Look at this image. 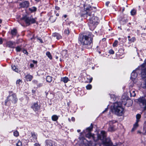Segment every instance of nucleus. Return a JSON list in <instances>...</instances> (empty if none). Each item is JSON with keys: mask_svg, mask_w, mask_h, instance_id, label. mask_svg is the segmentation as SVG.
I'll use <instances>...</instances> for the list:
<instances>
[{"mask_svg": "<svg viewBox=\"0 0 146 146\" xmlns=\"http://www.w3.org/2000/svg\"><path fill=\"white\" fill-rule=\"evenodd\" d=\"M93 125L92 124L86 130H84L81 133L85 134L86 137L89 139H92L95 141L100 140L102 142V145L103 146H115L112 143L110 139L109 138H106V133L104 131H101L100 133H98L97 135L92 134L90 131L92 129Z\"/></svg>", "mask_w": 146, "mask_h": 146, "instance_id": "f257e3e1", "label": "nucleus"}, {"mask_svg": "<svg viewBox=\"0 0 146 146\" xmlns=\"http://www.w3.org/2000/svg\"><path fill=\"white\" fill-rule=\"evenodd\" d=\"M84 9L86 12L85 14L86 17H89V22L91 23L98 24V18L94 16V12L93 11V9H95L96 7H92L90 5H86L84 6Z\"/></svg>", "mask_w": 146, "mask_h": 146, "instance_id": "f03ea898", "label": "nucleus"}, {"mask_svg": "<svg viewBox=\"0 0 146 146\" xmlns=\"http://www.w3.org/2000/svg\"><path fill=\"white\" fill-rule=\"evenodd\" d=\"M141 76L142 78H146V68L142 70L141 73ZM146 81L143 83L141 84L142 88L146 89ZM137 103L139 104L141 108H143L144 110L146 109V95L144 97H141L137 99Z\"/></svg>", "mask_w": 146, "mask_h": 146, "instance_id": "7ed1b4c3", "label": "nucleus"}, {"mask_svg": "<svg viewBox=\"0 0 146 146\" xmlns=\"http://www.w3.org/2000/svg\"><path fill=\"white\" fill-rule=\"evenodd\" d=\"M94 36L91 33H89L87 35L81 36L79 38V41L82 44L87 45L88 48H90L92 46V40Z\"/></svg>", "mask_w": 146, "mask_h": 146, "instance_id": "20e7f679", "label": "nucleus"}, {"mask_svg": "<svg viewBox=\"0 0 146 146\" xmlns=\"http://www.w3.org/2000/svg\"><path fill=\"white\" fill-rule=\"evenodd\" d=\"M111 110L115 115L119 116L122 115L124 112V109L119 102L113 103L112 106H111Z\"/></svg>", "mask_w": 146, "mask_h": 146, "instance_id": "39448f33", "label": "nucleus"}, {"mask_svg": "<svg viewBox=\"0 0 146 146\" xmlns=\"http://www.w3.org/2000/svg\"><path fill=\"white\" fill-rule=\"evenodd\" d=\"M21 19L24 21L27 26H29L31 24L35 23L36 22L37 18H33L32 15L30 17L28 16L27 15H25L23 16Z\"/></svg>", "mask_w": 146, "mask_h": 146, "instance_id": "423d86ee", "label": "nucleus"}, {"mask_svg": "<svg viewBox=\"0 0 146 146\" xmlns=\"http://www.w3.org/2000/svg\"><path fill=\"white\" fill-rule=\"evenodd\" d=\"M80 146H96V144L93 143L92 141H88L83 137H79L78 141Z\"/></svg>", "mask_w": 146, "mask_h": 146, "instance_id": "0eeeda50", "label": "nucleus"}, {"mask_svg": "<svg viewBox=\"0 0 146 146\" xmlns=\"http://www.w3.org/2000/svg\"><path fill=\"white\" fill-rule=\"evenodd\" d=\"M40 105L38 101L33 103L31 108L35 112H37L40 109Z\"/></svg>", "mask_w": 146, "mask_h": 146, "instance_id": "6e6552de", "label": "nucleus"}, {"mask_svg": "<svg viewBox=\"0 0 146 146\" xmlns=\"http://www.w3.org/2000/svg\"><path fill=\"white\" fill-rule=\"evenodd\" d=\"M116 122V121L113 120L110 121L109 122V127L108 128V130L110 132H112L115 130L116 129L115 125V124Z\"/></svg>", "mask_w": 146, "mask_h": 146, "instance_id": "1a4fd4ad", "label": "nucleus"}, {"mask_svg": "<svg viewBox=\"0 0 146 146\" xmlns=\"http://www.w3.org/2000/svg\"><path fill=\"white\" fill-rule=\"evenodd\" d=\"M30 3L28 1H24L21 2H20L19 5L20 8H21L27 9L28 8L30 5Z\"/></svg>", "mask_w": 146, "mask_h": 146, "instance_id": "9d476101", "label": "nucleus"}, {"mask_svg": "<svg viewBox=\"0 0 146 146\" xmlns=\"http://www.w3.org/2000/svg\"><path fill=\"white\" fill-rule=\"evenodd\" d=\"M121 103L122 105H125L127 104L128 102H130L131 103L130 105H131L132 103V101L129 100L128 99L127 97L125 96H122L121 97Z\"/></svg>", "mask_w": 146, "mask_h": 146, "instance_id": "9b49d317", "label": "nucleus"}, {"mask_svg": "<svg viewBox=\"0 0 146 146\" xmlns=\"http://www.w3.org/2000/svg\"><path fill=\"white\" fill-rule=\"evenodd\" d=\"M137 73L135 72V70H133L131 74L130 78L133 82L134 83H136L137 82Z\"/></svg>", "mask_w": 146, "mask_h": 146, "instance_id": "f8f14e48", "label": "nucleus"}, {"mask_svg": "<svg viewBox=\"0 0 146 146\" xmlns=\"http://www.w3.org/2000/svg\"><path fill=\"white\" fill-rule=\"evenodd\" d=\"M9 96L10 101L14 104H16L18 101V99L16 95L14 93L12 95H9Z\"/></svg>", "mask_w": 146, "mask_h": 146, "instance_id": "ddd939ff", "label": "nucleus"}, {"mask_svg": "<svg viewBox=\"0 0 146 146\" xmlns=\"http://www.w3.org/2000/svg\"><path fill=\"white\" fill-rule=\"evenodd\" d=\"M132 86H130L129 87V93L131 97H134L135 96L136 94L135 93V90L134 89H132Z\"/></svg>", "mask_w": 146, "mask_h": 146, "instance_id": "4468645a", "label": "nucleus"}, {"mask_svg": "<svg viewBox=\"0 0 146 146\" xmlns=\"http://www.w3.org/2000/svg\"><path fill=\"white\" fill-rule=\"evenodd\" d=\"M37 8L35 6L29 7L28 9V10L30 11V13L35 12L37 11Z\"/></svg>", "mask_w": 146, "mask_h": 146, "instance_id": "2eb2a0df", "label": "nucleus"}, {"mask_svg": "<svg viewBox=\"0 0 146 146\" xmlns=\"http://www.w3.org/2000/svg\"><path fill=\"white\" fill-rule=\"evenodd\" d=\"M97 24L94 23H91L89 22V26L90 30L93 31L94 30Z\"/></svg>", "mask_w": 146, "mask_h": 146, "instance_id": "dca6fc26", "label": "nucleus"}, {"mask_svg": "<svg viewBox=\"0 0 146 146\" xmlns=\"http://www.w3.org/2000/svg\"><path fill=\"white\" fill-rule=\"evenodd\" d=\"M45 146H52L53 145V142L52 141L47 140L45 141Z\"/></svg>", "mask_w": 146, "mask_h": 146, "instance_id": "f3484780", "label": "nucleus"}, {"mask_svg": "<svg viewBox=\"0 0 146 146\" xmlns=\"http://www.w3.org/2000/svg\"><path fill=\"white\" fill-rule=\"evenodd\" d=\"M60 115H54L52 116L51 119L53 121H57Z\"/></svg>", "mask_w": 146, "mask_h": 146, "instance_id": "a211bd4d", "label": "nucleus"}, {"mask_svg": "<svg viewBox=\"0 0 146 146\" xmlns=\"http://www.w3.org/2000/svg\"><path fill=\"white\" fill-rule=\"evenodd\" d=\"M52 36L54 37H56L58 40H59L62 38L61 36L59 34L56 33H53Z\"/></svg>", "mask_w": 146, "mask_h": 146, "instance_id": "6ab92c4d", "label": "nucleus"}, {"mask_svg": "<svg viewBox=\"0 0 146 146\" xmlns=\"http://www.w3.org/2000/svg\"><path fill=\"white\" fill-rule=\"evenodd\" d=\"M25 78L27 80V81H31L33 77V76L31 75L27 74L25 76Z\"/></svg>", "mask_w": 146, "mask_h": 146, "instance_id": "aec40b11", "label": "nucleus"}, {"mask_svg": "<svg viewBox=\"0 0 146 146\" xmlns=\"http://www.w3.org/2000/svg\"><path fill=\"white\" fill-rule=\"evenodd\" d=\"M15 43V42L10 41L7 42V45L9 47L13 48V47L14 44Z\"/></svg>", "mask_w": 146, "mask_h": 146, "instance_id": "412c9836", "label": "nucleus"}, {"mask_svg": "<svg viewBox=\"0 0 146 146\" xmlns=\"http://www.w3.org/2000/svg\"><path fill=\"white\" fill-rule=\"evenodd\" d=\"M86 78V80H85L83 81L85 82L90 83L92 82V78H90V76H87Z\"/></svg>", "mask_w": 146, "mask_h": 146, "instance_id": "4be33fe9", "label": "nucleus"}, {"mask_svg": "<svg viewBox=\"0 0 146 146\" xmlns=\"http://www.w3.org/2000/svg\"><path fill=\"white\" fill-rule=\"evenodd\" d=\"M17 33V29L14 28L11 31V34L13 36H15Z\"/></svg>", "mask_w": 146, "mask_h": 146, "instance_id": "5701e85b", "label": "nucleus"}, {"mask_svg": "<svg viewBox=\"0 0 146 146\" xmlns=\"http://www.w3.org/2000/svg\"><path fill=\"white\" fill-rule=\"evenodd\" d=\"M52 77L50 76H48L46 78V81L49 83H50L52 80Z\"/></svg>", "mask_w": 146, "mask_h": 146, "instance_id": "b1692460", "label": "nucleus"}, {"mask_svg": "<svg viewBox=\"0 0 146 146\" xmlns=\"http://www.w3.org/2000/svg\"><path fill=\"white\" fill-rule=\"evenodd\" d=\"M139 121L138 120H136V122L134 125L132 129V131H133L138 126V123Z\"/></svg>", "mask_w": 146, "mask_h": 146, "instance_id": "393cba45", "label": "nucleus"}, {"mask_svg": "<svg viewBox=\"0 0 146 146\" xmlns=\"http://www.w3.org/2000/svg\"><path fill=\"white\" fill-rule=\"evenodd\" d=\"M61 81L64 82V83H67L68 81V78L67 77H65L63 78H61Z\"/></svg>", "mask_w": 146, "mask_h": 146, "instance_id": "a878e982", "label": "nucleus"}, {"mask_svg": "<svg viewBox=\"0 0 146 146\" xmlns=\"http://www.w3.org/2000/svg\"><path fill=\"white\" fill-rule=\"evenodd\" d=\"M46 55L49 58L50 60L52 59V57L51 53L49 51H47L46 53Z\"/></svg>", "mask_w": 146, "mask_h": 146, "instance_id": "bb28decb", "label": "nucleus"}, {"mask_svg": "<svg viewBox=\"0 0 146 146\" xmlns=\"http://www.w3.org/2000/svg\"><path fill=\"white\" fill-rule=\"evenodd\" d=\"M11 67L13 71L17 73L19 72V71L18 68H17L15 65L12 66Z\"/></svg>", "mask_w": 146, "mask_h": 146, "instance_id": "cd10ccee", "label": "nucleus"}, {"mask_svg": "<svg viewBox=\"0 0 146 146\" xmlns=\"http://www.w3.org/2000/svg\"><path fill=\"white\" fill-rule=\"evenodd\" d=\"M65 21H66V23L64 22H63L62 25H64L65 24L66 25H70V24L72 23V22H70V21H69L68 20H65Z\"/></svg>", "mask_w": 146, "mask_h": 146, "instance_id": "c85d7f7f", "label": "nucleus"}, {"mask_svg": "<svg viewBox=\"0 0 146 146\" xmlns=\"http://www.w3.org/2000/svg\"><path fill=\"white\" fill-rule=\"evenodd\" d=\"M9 97H9V95L7 97L6 99L5 100V106H7V103L8 102H9V101H11L10 99V98H9Z\"/></svg>", "mask_w": 146, "mask_h": 146, "instance_id": "c756f323", "label": "nucleus"}, {"mask_svg": "<svg viewBox=\"0 0 146 146\" xmlns=\"http://www.w3.org/2000/svg\"><path fill=\"white\" fill-rule=\"evenodd\" d=\"M137 11L135 9H132L130 12L131 15H136V13Z\"/></svg>", "mask_w": 146, "mask_h": 146, "instance_id": "7c9ffc66", "label": "nucleus"}, {"mask_svg": "<svg viewBox=\"0 0 146 146\" xmlns=\"http://www.w3.org/2000/svg\"><path fill=\"white\" fill-rule=\"evenodd\" d=\"M67 50H64L62 51L61 54L63 56H65L67 53Z\"/></svg>", "mask_w": 146, "mask_h": 146, "instance_id": "2f4dec72", "label": "nucleus"}, {"mask_svg": "<svg viewBox=\"0 0 146 146\" xmlns=\"http://www.w3.org/2000/svg\"><path fill=\"white\" fill-rule=\"evenodd\" d=\"M21 50V48L19 46L16 47V50L17 52H19Z\"/></svg>", "mask_w": 146, "mask_h": 146, "instance_id": "473e14b6", "label": "nucleus"}, {"mask_svg": "<svg viewBox=\"0 0 146 146\" xmlns=\"http://www.w3.org/2000/svg\"><path fill=\"white\" fill-rule=\"evenodd\" d=\"M110 97L112 99L113 101H115L116 99V97L114 94L110 95Z\"/></svg>", "mask_w": 146, "mask_h": 146, "instance_id": "72a5a7b5", "label": "nucleus"}, {"mask_svg": "<svg viewBox=\"0 0 146 146\" xmlns=\"http://www.w3.org/2000/svg\"><path fill=\"white\" fill-rule=\"evenodd\" d=\"M118 41L117 40H115L113 44V46L114 47H116Z\"/></svg>", "mask_w": 146, "mask_h": 146, "instance_id": "f704fd0d", "label": "nucleus"}, {"mask_svg": "<svg viewBox=\"0 0 146 146\" xmlns=\"http://www.w3.org/2000/svg\"><path fill=\"white\" fill-rule=\"evenodd\" d=\"M13 135L15 137H18L19 135L18 132L17 130L15 131L13 133Z\"/></svg>", "mask_w": 146, "mask_h": 146, "instance_id": "c9c22d12", "label": "nucleus"}, {"mask_svg": "<svg viewBox=\"0 0 146 146\" xmlns=\"http://www.w3.org/2000/svg\"><path fill=\"white\" fill-rule=\"evenodd\" d=\"M86 88L87 90H90L92 88V86L91 84H88L86 86Z\"/></svg>", "mask_w": 146, "mask_h": 146, "instance_id": "e433bc0d", "label": "nucleus"}, {"mask_svg": "<svg viewBox=\"0 0 146 146\" xmlns=\"http://www.w3.org/2000/svg\"><path fill=\"white\" fill-rule=\"evenodd\" d=\"M31 136L35 139H37L36 136L34 133H31Z\"/></svg>", "mask_w": 146, "mask_h": 146, "instance_id": "4c0bfd02", "label": "nucleus"}, {"mask_svg": "<svg viewBox=\"0 0 146 146\" xmlns=\"http://www.w3.org/2000/svg\"><path fill=\"white\" fill-rule=\"evenodd\" d=\"M135 40V38L134 37H133L130 39H129V41H130L131 42H134Z\"/></svg>", "mask_w": 146, "mask_h": 146, "instance_id": "58836bf2", "label": "nucleus"}, {"mask_svg": "<svg viewBox=\"0 0 146 146\" xmlns=\"http://www.w3.org/2000/svg\"><path fill=\"white\" fill-rule=\"evenodd\" d=\"M22 52L26 54L27 55H28V53L26 50L23 49L22 50Z\"/></svg>", "mask_w": 146, "mask_h": 146, "instance_id": "ea45409f", "label": "nucleus"}, {"mask_svg": "<svg viewBox=\"0 0 146 146\" xmlns=\"http://www.w3.org/2000/svg\"><path fill=\"white\" fill-rule=\"evenodd\" d=\"M141 115L140 114H138L136 115V118L137 120H138L139 121V119L140 118Z\"/></svg>", "mask_w": 146, "mask_h": 146, "instance_id": "a19ab883", "label": "nucleus"}, {"mask_svg": "<svg viewBox=\"0 0 146 146\" xmlns=\"http://www.w3.org/2000/svg\"><path fill=\"white\" fill-rule=\"evenodd\" d=\"M109 53L110 54H113L114 53V52L112 49H111L109 50Z\"/></svg>", "mask_w": 146, "mask_h": 146, "instance_id": "79ce46f5", "label": "nucleus"}, {"mask_svg": "<svg viewBox=\"0 0 146 146\" xmlns=\"http://www.w3.org/2000/svg\"><path fill=\"white\" fill-rule=\"evenodd\" d=\"M22 82V80H21L20 79H19L16 81V84H19V85L20 82Z\"/></svg>", "mask_w": 146, "mask_h": 146, "instance_id": "37998d69", "label": "nucleus"}, {"mask_svg": "<svg viewBox=\"0 0 146 146\" xmlns=\"http://www.w3.org/2000/svg\"><path fill=\"white\" fill-rule=\"evenodd\" d=\"M64 127V125L63 123H62L61 124H60L58 125V127L59 129H62V127Z\"/></svg>", "mask_w": 146, "mask_h": 146, "instance_id": "c03bdc74", "label": "nucleus"}, {"mask_svg": "<svg viewBox=\"0 0 146 146\" xmlns=\"http://www.w3.org/2000/svg\"><path fill=\"white\" fill-rule=\"evenodd\" d=\"M42 84H43L42 83H39L38 84H37V87L38 88L42 86Z\"/></svg>", "mask_w": 146, "mask_h": 146, "instance_id": "a18cd8bd", "label": "nucleus"}, {"mask_svg": "<svg viewBox=\"0 0 146 146\" xmlns=\"http://www.w3.org/2000/svg\"><path fill=\"white\" fill-rule=\"evenodd\" d=\"M32 82L33 83L35 84H38V81L36 80H33L32 81Z\"/></svg>", "mask_w": 146, "mask_h": 146, "instance_id": "49530a36", "label": "nucleus"}, {"mask_svg": "<svg viewBox=\"0 0 146 146\" xmlns=\"http://www.w3.org/2000/svg\"><path fill=\"white\" fill-rule=\"evenodd\" d=\"M64 33L68 35L69 33V31L68 30H65L64 31Z\"/></svg>", "mask_w": 146, "mask_h": 146, "instance_id": "de8ad7c7", "label": "nucleus"}, {"mask_svg": "<svg viewBox=\"0 0 146 146\" xmlns=\"http://www.w3.org/2000/svg\"><path fill=\"white\" fill-rule=\"evenodd\" d=\"M55 9L56 10L58 11L60 9V8L58 6H56L55 7Z\"/></svg>", "mask_w": 146, "mask_h": 146, "instance_id": "09e8293b", "label": "nucleus"}, {"mask_svg": "<svg viewBox=\"0 0 146 146\" xmlns=\"http://www.w3.org/2000/svg\"><path fill=\"white\" fill-rule=\"evenodd\" d=\"M37 39L40 41L41 43H43V42L42 39H41L40 38H38Z\"/></svg>", "mask_w": 146, "mask_h": 146, "instance_id": "8fccbe9b", "label": "nucleus"}, {"mask_svg": "<svg viewBox=\"0 0 146 146\" xmlns=\"http://www.w3.org/2000/svg\"><path fill=\"white\" fill-rule=\"evenodd\" d=\"M16 144L17 146H21V142H20Z\"/></svg>", "mask_w": 146, "mask_h": 146, "instance_id": "3c124183", "label": "nucleus"}, {"mask_svg": "<svg viewBox=\"0 0 146 146\" xmlns=\"http://www.w3.org/2000/svg\"><path fill=\"white\" fill-rule=\"evenodd\" d=\"M32 62L34 64H37V61L35 60H32Z\"/></svg>", "mask_w": 146, "mask_h": 146, "instance_id": "603ef678", "label": "nucleus"}, {"mask_svg": "<svg viewBox=\"0 0 146 146\" xmlns=\"http://www.w3.org/2000/svg\"><path fill=\"white\" fill-rule=\"evenodd\" d=\"M31 68H32L34 67V65L33 64L31 63L30 65Z\"/></svg>", "mask_w": 146, "mask_h": 146, "instance_id": "864d4df0", "label": "nucleus"}, {"mask_svg": "<svg viewBox=\"0 0 146 146\" xmlns=\"http://www.w3.org/2000/svg\"><path fill=\"white\" fill-rule=\"evenodd\" d=\"M35 146H40V145L38 143H36L34 144Z\"/></svg>", "mask_w": 146, "mask_h": 146, "instance_id": "5fc2aeb1", "label": "nucleus"}, {"mask_svg": "<svg viewBox=\"0 0 146 146\" xmlns=\"http://www.w3.org/2000/svg\"><path fill=\"white\" fill-rule=\"evenodd\" d=\"M3 42V40L1 38H0V44H2Z\"/></svg>", "mask_w": 146, "mask_h": 146, "instance_id": "6e6d98bb", "label": "nucleus"}, {"mask_svg": "<svg viewBox=\"0 0 146 146\" xmlns=\"http://www.w3.org/2000/svg\"><path fill=\"white\" fill-rule=\"evenodd\" d=\"M109 3H110L109 2V1L106 2V5L108 6Z\"/></svg>", "mask_w": 146, "mask_h": 146, "instance_id": "4d7b16f0", "label": "nucleus"}, {"mask_svg": "<svg viewBox=\"0 0 146 146\" xmlns=\"http://www.w3.org/2000/svg\"><path fill=\"white\" fill-rule=\"evenodd\" d=\"M41 0H35V2L36 3H38L39 2L41 1Z\"/></svg>", "mask_w": 146, "mask_h": 146, "instance_id": "13d9d810", "label": "nucleus"}, {"mask_svg": "<svg viewBox=\"0 0 146 146\" xmlns=\"http://www.w3.org/2000/svg\"><path fill=\"white\" fill-rule=\"evenodd\" d=\"M108 108H106L105 109V110L103 111V112H102L103 113H104V112H105V111H106L108 110Z\"/></svg>", "mask_w": 146, "mask_h": 146, "instance_id": "bf43d9fd", "label": "nucleus"}, {"mask_svg": "<svg viewBox=\"0 0 146 146\" xmlns=\"http://www.w3.org/2000/svg\"><path fill=\"white\" fill-rule=\"evenodd\" d=\"M32 93L34 94L35 92V91L34 90H32Z\"/></svg>", "mask_w": 146, "mask_h": 146, "instance_id": "052dcab7", "label": "nucleus"}, {"mask_svg": "<svg viewBox=\"0 0 146 146\" xmlns=\"http://www.w3.org/2000/svg\"><path fill=\"white\" fill-rule=\"evenodd\" d=\"M67 17V15H64L63 16V17H64V18H66Z\"/></svg>", "mask_w": 146, "mask_h": 146, "instance_id": "680f3d73", "label": "nucleus"}, {"mask_svg": "<svg viewBox=\"0 0 146 146\" xmlns=\"http://www.w3.org/2000/svg\"><path fill=\"white\" fill-rule=\"evenodd\" d=\"M144 63L146 64V59H145L144 61Z\"/></svg>", "mask_w": 146, "mask_h": 146, "instance_id": "e2e57ef3", "label": "nucleus"}, {"mask_svg": "<svg viewBox=\"0 0 146 146\" xmlns=\"http://www.w3.org/2000/svg\"><path fill=\"white\" fill-rule=\"evenodd\" d=\"M2 22V20L1 19H0V24Z\"/></svg>", "mask_w": 146, "mask_h": 146, "instance_id": "0e129e2a", "label": "nucleus"}, {"mask_svg": "<svg viewBox=\"0 0 146 146\" xmlns=\"http://www.w3.org/2000/svg\"><path fill=\"white\" fill-rule=\"evenodd\" d=\"M68 120L69 122L71 121V119H70V118H68Z\"/></svg>", "mask_w": 146, "mask_h": 146, "instance_id": "69168bd1", "label": "nucleus"}, {"mask_svg": "<svg viewBox=\"0 0 146 146\" xmlns=\"http://www.w3.org/2000/svg\"><path fill=\"white\" fill-rule=\"evenodd\" d=\"M80 131V129H78L77 130V131L78 132H79Z\"/></svg>", "mask_w": 146, "mask_h": 146, "instance_id": "338daca9", "label": "nucleus"}, {"mask_svg": "<svg viewBox=\"0 0 146 146\" xmlns=\"http://www.w3.org/2000/svg\"><path fill=\"white\" fill-rule=\"evenodd\" d=\"M53 17L52 16H51L50 17V19H52Z\"/></svg>", "mask_w": 146, "mask_h": 146, "instance_id": "774afa93", "label": "nucleus"}]
</instances>
